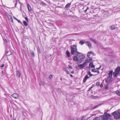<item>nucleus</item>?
Returning a JSON list of instances; mask_svg holds the SVG:
<instances>
[{
	"label": "nucleus",
	"mask_w": 120,
	"mask_h": 120,
	"mask_svg": "<svg viewBox=\"0 0 120 120\" xmlns=\"http://www.w3.org/2000/svg\"><path fill=\"white\" fill-rule=\"evenodd\" d=\"M92 59L91 58L89 57L86 59L84 62L86 65L88 63L92 61Z\"/></svg>",
	"instance_id": "obj_5"
},
{
	"label": "nucleus",
	"mask_w": 120,
	"mask_h": 120,
	"mask_svg": "<svg viewBox=\"0 0 120 120\" xmlns=\"http://www.w3.org/2000/svg\"><path fill=\"white\" fill-rule=\"evenodd\" d=\"M41 4L43 6H45L46 5V4L43 2H41L40 4Z\"/></svg>",
	"instance_id": "obj_25"
},
{
	"label": "nucleus",
	"mask_w": 120,
	"mask_h": 120,
	"mask_svg": "<svg viewBox=\"0 0 120 120\" xmlns=\"http://www.w3.org/2000/svg\"><path fill=\"white\" fill-rule=\"evenodd\" d=\"M25 19L26 21H28V18L27 17H25Z\"/></svg>",
	"instance_id": "obj_41"
},
{
	"label": "nucleus",
	"mask_w": 120,
	"mask_h": 120,
	"mask_svg": "<svg viewBox=\"0 0 120 120\" xmlns=\"http://www.w3.org/2000/svg\"><path fill=\"white\" fill-rule=\"evenodd\" d=\"M73 60L75 61H77L78 60V58L76 56H74L73 59Z\"/></svg>",
	"instance_id": "obj_18"
},
{
	"label": "nucleus",
	"mask_w": 120,
	"mask_h": 120,
	"mask_svg": "<svg viewBox=\"0 0 120 120\" xmlns=\"http://www.w3.org/2000/svg\"><path fill=\"white\" fill-rule=\"evenodd\" d=\"M90 54L89 53V52H88L87 54V56H88L89 57L90 56Z\"/></svg>",
	"instance_id": "obj_38"
},
{
	"label": "nucleus",
	"mask_w": 120,
	"mask_h": 120,
	"mask_svg": "<svg viewBox=\"0 0 120 120\" xmlns=\"http://www.w3.org/2000/svg\"><path fill=\"white\" fill-rule=\"evenodd\" d=\"M92 71L94 72H98V73H99V72L98 71L96 70L95 69H93L92 70Z\"/></svg>",
	"instance_id": "obj_17"
},
{
	"label": "nucleus",
	"mask_w": 120,
	"mask_h": 120,
	"mask_svg": "<svg viewBox=\"0 0 120 120\" xmlns=\"http://www.w3.org/2000/svg\"><path fill=\"white\" fill-rule=\"evenodd\" d=\"M3 71H2V73H3Z\"/></svg>",
	"instance_id": "obj_57"
},
{
	"label": "nucleus",
	"mask_w": 120,
	"mask_h": 120,
	"mask_svg": "<svg viewBox=\"0 0 120 120\" xmlns=\"http://www.w3.org/2000/svg\"><path fill=\"white\" fill-rule=\"evenodd\" d=\"M27 8L29 11H31V7L30 5L29 4H28L27 5Z\"/></svg>",
	"instance_id": "obj_19"
},
{
	"label": "nucleus",
	"mask_w": 120,
	"mask_h": 120,
	"mask_svg": "<svg viewBox=\"0 0 120 120\" xmlns=\"http://www.w3.org/2000/svg\"><path fill=\"white\" fill-rule=\"evenodd\" d=\"M45 83L44 81L41 82L40 83V86L42 85L43 86H44L45 85Z\"/></svg>",
	"instance_id": "obj_15"
},
{
	"label": "nucleus",
	"mask_w": 120,
	"mask_h": 120,
	"mask_svg": "<svg viewBox=\"0 0 120 120\" xmlns=\"http://www.w3.org/2000/svg\"><path fill=\"white\" fill-rule=\"evenodd\" d=\"M87 11V10L86 9L84 11L86 13V12Z\"/></svg>",
	"instance_id": "obj_52"
},
{
	"label": "nucleus",
	"mask_w": 120,
	"mask_h": 120,
	"mask_svg": "<svg viewBox=\"0 0 120 120\" xmlns=\"http://www.w3.org/2000/svg\"><path fill=\"white\" fill-rule=\"evenodd\" d=\"M89 66L92 68H94L95 67V66L93 65V62H91Z\"/></svg>",
	"instance_id": "obj_14"
},
{
	"label": "nucleus",
	"mask_w": 120,
	"mask_h": 120,
	"mask_svg": "<svg viewBox=\"0 0 120 120\" xmlns=\"http://www.w3.org/2000/svg\"><path fill=\"white\" fill-rule=\"evenodd\" d=\"M77 120H82V119L78 118L77 119Z\"/></svg>",
	"instance_id": "obj_48"
},
{
	"label": "nucleus",
	"mask_w": 120,
	"mask_h": 120,
	"mask_svg": "<svg viewBox=\"0 0 120 120\" xmlns=\"http://www.w3.org/2000/svg\"><path fill=\"white\" fill-rule=\"evenodd\" d=\"M85 43L89 47V48H90L91 47V43L90 42L88 41H86V42Z\"/></svg>",
	"instance_id": "obj_11"
},
{
	"label": "nucleus",
	"mask_w": 120,
	"mask_h": 120,
	"mask_svg": "<svg viewBox=\"0 0 120 120\" xmlns=\"http://www.w3.org/2000/svg\"><path fill=\"white\" fill-rule=\"evenodd\" d=\"M85 42L84 41H80L79 43L81 45H82Z\"/></svg>",
	"instance_id": "obj_24"
},
{
	"label": "nucleus",
	"mask_w": 120,
	"mask_h": 120,
	"mask_svg": "<svg viewBox=\"0 0 120 120\" xmlns=\"http://www.w3.org/2000/svg\"><path fill=\"white\" fill-rule=\"evenodd\" d=\"M15 120H16V119H15Z\"/></svg>",
	"instance_id": "obj_58"
},
{
	"label": "nucleus",
	"mask_w": 120,
	"mask_h": 120,
	"mask_svg": "<svg viewBox=\"0 0 120 120\" xmlns=\"http://www.w3.org/2000/svg\"><path fill=\"white\" fill-rule=\"evenodd\" d=\"M101 66H100V67L99 68H96V69H97L98 70L99 69L101 68Z\"/></svg>",
	"instance_id": "obj_43"
},
{
	"label": "nucleus",
	"mask_w": 120,
	"mask_h": 120,
	"mask_svg": "<svg viewBox=\"0 0 120 120\" xmlns=\"http://www.w3.org/2000/svg\"><path fill=\"white\" fill-rule=\"evenodd\" d=\"M88 75H89L90 77H91L93 76V75L92 74L90 71H89L88 72Z\"/></svg>",
	"instance_id": "obj_29"
},
{
	"label": "nucleus",
	"mask_w": 120,
	"mask_h": 120,
	"mask_svg": "<svg viewBox=\"0 0 120 120\" xmlns=\"http://www.w3.org/2000/svg\"><path fill=\"white\" fill-rule=\"evenodd\" d=\"M31 53L32 56L34 57L35 56V55L34 52H32Z\"/></svg>",
	"instance_id": "obj_26"
},
{
	"label": "nucleus",
	"mask_w": 120,
	"mask_h": 120,
	"mask_svg": "<svg viewBox=\"0 0 120 120\" xmlns=\"http://www.w3.org/2000/svg\"><path fill=\"white\" fill-rule=\"evenodd\" d=\"M98 106H99L98 105H97L95 106L94 107V108H97Z\"/></svg>",
	"instance_id": "obj_45"
},
{
	"label": "nucleus",
	"mask_w": 120,
	"mask_h": 120,
	"mask_svg": "<svg viewBox=\"0 0 120 120\" xmlns=\"http://www.w3.org/2000/svg\"><path fill=\"white\" fill-rule=\"evenodd\" d=\"M120 71V67H117V68L115 70V71L113 73V75L114 77L117 76V75L119 73Z\"/></svg>",
	"instance_id": "obj_2"
},
{
	"label": "nucleus",
	"mask_w": 120,
	"mask_h": 120,
	"mask_svg": "<svg viewBox=\"0 0 120 120\" xmlns=\"http://www.w3.org/2000/svg\"><path fill=\"white\" fill-rule=\"evenodd\" d=\"M89 77L88 76V75H86L85 77L84 78L83 80V82L84 83H85L86 81V80L87 79H89Z\"/></svg>",
	"instance_id": "obj_9"
},
{
	"label": "nucleus",
	"mask_w": 120,
	"mask_h": 120,
	"mask_svg": "<svg viewBox=\"0 0 120 120\" xmlns=\"http://www.w3.org/2000/svg\"><path fill=\"white\" fill-rule=\"evenodd\" d=\"M4 65L3 64L1 66V68H3V67H4Z\"/></svg>",
	"instance_id": "obj_49"
},
{
	"label": "nucleus",
	"mask_w": 120,
	"mask_h": 120,
	"mask_svg": "<svg viewBox=\"0 0 120 120\" xmlns=\"http://www.w3.org/2000/svg\"><path fill=\"white\" fill-rule=\"evenodd\" d=\"M16 20H17L18 22L19 23H21V24H22V22L19 20H18L17 19H16Z\"/></svg>",
	"instance_id": "obj_33"
},
{
	"label": "nucleus",
	"mask_w": 120,
	"mask_h": 120,
	"mask_svg": "<svg viewBox=\"0 0 120 120\" xmlns=\"http://www.w3.org/2000/svg\"><path fill=\"white\" fill-rule=\"evenodd\" d=\"M103 85L102 84H101L100 85V86L101 87H103Z\"/></svg>",
	"instance_id": "obj_47"
},
{
	"label": "nucleus",
	"mask_w": 120,
	"mask_h": 120,
	"mask_svg": "<svg viewBox=\"0 0 120 120\" xmlns=\"http://www.w3.org/2000/svg\"><path fill=\"white\" fill-rule=\"evenodd\" d=\"M89 52V53L90 54H93V52H92V51H90V52Z\"/></svg>",
	"instance_id": "obj_44"
},
{
	"label": "nucleus",
	"mask_w": 120,
	"mask_h": 120,
	"mask_svg": "<svg viewBox=\"0 0 120 120\" xmlns=\"http://www.w3.org/2000/svg\"><path fill=\"white\" fill-rule=\"evenodd\" d=\"M74 71H72L71 72V73L72 74H73L74 73Z\"/></svg>",
	"instance_id": "obj_50"
},
{
	"label": "nucleus",
	"mask_w": 120,
	"mask_h": 120,
	"mask_svg": "<svg viewBox=\"0 0 120 120\" xmlns=\"http://www.w3.org/2000/svg\"><path fill=\"white\" fill-rule=\"evenodd\" d=\"M116 93L119 96H120V91L119 90L117 91H116Z\"/></svg>",
	"instance_id": "obj_22"
},
{
	"label": "nucleus",
	"mask_w": 120,
	"mask_h": 120,
	"mask_svg": "<svg viewBox=\"0 0 120 120\" xmlns=\"http://www.w3.org/2000/svg\"><path fill=\"white\" fill-rule=\"evenodd\" d=\"M100 118L98 117H96L93 119V120H100Z\"/></svg>",
	"instance_id": "obj_27"
},
{
	"label": "nucleus",
	"mask_w": 120,
	"mask_h": 120,
	"mask_svg": "<svg viewBox=\"0 0 120 120\" xmlns=\"http://www.w3.org/2000/svg\"><path fill=\"white\" fill-rule=\"evenodd\" d=\"M37 50L38 53L40 54L41 53V52L39 48H38L37 49Z\"/></svg>",
	"instance_id": "obj_30"
},
{
	"label": "nucleus",
	"mask_w": 120,
	"mask_h": 120,
	"mask_svg": "<svg viewBox=\"0 0 120 120\" xmlns=\"http://www.w3.org/2000/svg\"><path fill=\"white\" fill-rule=\"evenodd\" d=\"M11 96L15 99H17L19 97L18 95L16 93L13 94Z\"/></svg>",
	"instance_id": "obj_7"
},
{
	"label": "nucleus",
	"mask_w": 120,
	"mask_h": 120,
	"mask_svg": "<svg viewBox=\"0 0 120 120\" xmlns=\"http://www.w3.org/2000/svg\"><path fill=\"white\" fill-rule=\"evenodd\" d=\"M117 112L120 114V109H118V110Z\"/></svg>",
	"instance_id": "obj_46"
},
{
	"label": "nucleus",
	"mask_w": 120,
	"mask_h": 120,
	"mask_svg": "<svg viewBox=\"0 0 120 120\" xmlns=\"http://www.w3.org/2000/svg\"><path fill=\"white\" fill-rule=\"evenodd\" d=\"M71 54H75V55L78 56V54H80L79 52H77V46L76 45L71 46Z\"/></svg>",
	"instance_id": "obj_1"
},
{
	"label": "nucleus",
	"mask_w": 120,
	"mask_h": 120,
	"mask_svg": "<svg viewBox=\"0 0 120 120\" xmlns=\"http://www.w3.org/2000/svg\"><path fill=\"white\" fill-rule=\"evenodd\" d=\"M14 18L16 20V19H17L15 17H14Z\"/></svg>",
	"instance_id": "obj_55"
},
{
	"label": "nucleus",
	"mask_w": 120,
	"mask_h": 120,
	"mask_svg": "<svg viewBox=\"0 0 120 120\" xmlns=\"http://www.w3.org/2000/svg\"><path fill=\"white\" fill-rule=\"evenodd\" d=\"M87 10L89 9V8L88 7L86 9Z\"/></svg>",
	"instance_id": "obj_53"
},
{
	"label": "nucleus",
	"mask_w": 120,
	"mask_h": 120,
	"mask_svg": "<svg viewBox=\"0 0 120 120\" xmlns=\"http://www.w3.org/2000/svg\"><path fill=\"white\" fill-rule=\"evenodd\" d=\"M60 80H62V79L61 78Z\"/></svg>",
	"instance_id": "obj_56"
},
{
	"label": "nucleus",
	"mask_w": 120,
	"mask_h": 120,
	"mask_svg": "<svg viewBox=\"0 0 120 120\" xmlns=\"http://www.w3.org/2000/svg\"><path fill=\"white\" fill-rule=\"evenodd\" d=\"M86 66L85 63L84 62L82 64L78 65V66L79 68L80 69H82V68H84L85 66Z\"/></svg>",
	"instance_id": "obj_6"
},
{
	"label": "nucleus",
	"mask_w": 120,
	"mask_h": 120,
	"mask_svg": "<svg viewBox=\"0 0 120 120\" xmlns=\"http://www.w3.org/2000/svg\"><path fill=\"white\" fill-rule=\"evenodd\" d=\"M64 70L66 71L67 72V73L68 74H69V72L68 71V70L66 68H64Z\"/></svg>",
	"instance_id": "obj_32"
},
{
	"label": "nucleus",
	"mask_w": 120,
	"mask_h": 120,
	"mask_svg": "<svg viewBox=\"0 0 120 120\" xmlns=\"http://www.w3.org/2000/svg\"><path fill=\"white\" fill-rule=\"evenodd\" d=\"M113 73V71L112 70H111L108 73L109 75L108 77L110 78H112V73Z\"/></svg>",
	"instance_id": "obj_8"
},
{
	"label": "nucleus",
	"mask_w": 120,
	"mask_h": 120,
	"mask_svg": "<svg viewBox=\"0 0 120 120\" xmlns=\"http://www.w3.org/2000/svg\"><path fill=\"white\" fill-rule=\"evenodd\" d=\"M109 88V87L108 86V85H106L105 86V89H108Z\"/></svg>",
	"instance_id": "obj_37"
},
{
	"label": "nucleus",
	"mask_w": 120,
	"mask_h": 120,
	"mask_svg": "<svg viewBox=\"0 0 120 120\" xmlns=\"http://www.w3.org/2000/svg\"><path fill=\"white\" fill-rule=\"evenodd\" d=\"M70 76L71 77H73V75H71V74H70Z\"/></svg>",
	"instance_id": "obj_51"
},
{
	"label": "nucleus",
	"mask_w": 120,
	"mask_h": 120,
	"mask_svg": "<svg viewBox=\"0 0 120 120\" xmlns=\"http://www.w3.org/2000/svg\"><path fill=\"white\" fill-rule=\"evenodd\" d=\"M94 43H96L97 42L96 40L95 39H93L92 38H91L90 39Z\"/></svg>",
	"instance_id": "obj_23"
},
{
	"label": "nucleus",
	"mask_w": 120,
	"mask_h": 120,
	"mask_svg": "<svg viewBox=\"0 0 120 120\" xmlns=\"http://www.w3.org/2000/svg\"><path fill=\"white\" fill-rule=\"evenodd\" d=\"M71 5V3L68 4L65 7V8L66 9V10H68L70 7Z\"/></svg>",
	"instance_id": "obj_10"
},
{
	"label": "nucleus",
	"mask_w": 120,
	"mask_h": 120,
	"mask_svg": "<svg viewBox=\"0 0 120 120\" xmlns=\"http://www.w3.org/2000/svg\"><path fill=\"white\" fill-rule=\"evenodd\" d=\"M23 23L24 25L26 26H27V23L25 21H23Z\"/></svg>",
	"instance_id": "obj_28"
},
{
	"label": "nucleus",
	"mask_w": 120,
	"mask_h": 120,
	"mask_svg": "<svg viewBox=\"0 0 120 120\" xmlns=\"http://www.w3.org/2000/svg\"><path fill=\"white\" fill-rule=\"evenodd\" d=\"M115 27L114 25H112L111 26V28L112 30H113L115 29Z\"/></svg>",
	"instance_id": "obj_21"
},
{
	"label": "nucleus",
	"mask_w": 120,
	"mask_h": 120,
	"mask_svg": "<svg viewBox=\"0 0 120 120\" xmlns=\"http://www.w3.org/2000/svg\"><path fill=\"white\" fill-rule=\"evenodd\" d=\"M93 86H91L90 87L88 90V91H89L91 90L92 88H93Z\"/></svg>",
	"instance_id": "obj_40"
},
{
	"label": "nucleus",
	"mask_w": 120,
	"mask_h": 120,
	"mask_svg": "<svg viewBox=\"0 0 120 120\" xmlns=\"http://www.w3.org/2000/svg\"><path fill=\"white\" fill-rule=\"evenodd\" d=\"M68 69H72V67L71 66L69 65L68 66Z\"/></svg>",
	"instance_id": "obj_36"
},
{
	"label": "nucleus",
	"mask_w": 120,
	"mask_h": 120,
	"mask_svg": "<svg viewBox=\"0 0 120 120\" xmlns=\"http://www.w3.org/2000/svg\"><path fill=\"white\" fill-rule=\"evenodd\" d=\"M48 56H49V57L50 56H51V55H48Z\"/></svg>",
	"instance_id": "obj_54"
},
{
	"label": "nucleus",
	"mask_w": 120,
	"mask_h": 120,
	"mask_svg": "<svg viewBox=\"0 0 120 120\" xmlns=\"http://www.w3.org/2000/svg\"><path fill=\"white\" fill-rule=\"evenodd\" d=\"M110 78L108 77L107 79L106 80V82H109L111 81V79Z\"/></svg>",
	"instance_id": "obj_13"
},
{
	"label": "nucleus",
	"mask_w": 120,
	"mask_h": 120,
	"mask_svg": "<svg viewBox=\"0 0 120 120\" xmlns=\"http://www.w3.org/2000/svg\"><path fill=\"white\" fill-rule=\"evenodd\" d=\"M112 115H113L114 118L116 119H119L120 117V114L117 112L115 111L112 113Z\"/></svg>",
	"instance_id": "obj_4"
},
{
	"label": "nucleus",
	"mask_w": 120,
	"mask_h": 120,
	"mask_svg": "<svg viewBox=\"0 0 120 120\" xmlns=\"http://www.w3.org/2000/svg\"><path fill=\"white\" fill-rule=\"evenodd\" d=\"M49 78L51 79H52V75H49Z\"/></svg>",
	"instance_id": "obj_34"
},
{
	"label": "nucleus",
	"mask_w": 120,
	"mask_h": 120,
	"mask_svg": "<svg viewBox=\"0 0 120 120\" xmlns=\"http://www.w3.org/2000/svg\"><path fill=\"white\" fill-rule=\"evenodd\" d=\"M96 85L98 86H99L100 85L99 83V82H97L96 83Z\"/></svg>",
	"instance_id": "obj_39"
},
{
	"label": "nucleus",
	"mask_w": 120,
	"mask_h": 120,
	"mask_svg": "<svg viewBox=\"0 0 120 120\" xmlns=\"http://www.w3.org/2000/svg\"><path fill=\"white\" fill-rule=\"evenodd\" d=\"M85 58V56L83 55L79 56V58L80 60H83Z\"/></svg>",
	"instance_id": "obj_12"
},
{
	"label": "nucleus",
	"mask_w": 120,
	"mask_h": 120,
	"mask_svg": "<svg viewBox=\"0 0 120 120\" xmlns=\"http://www.w3.org/2000/svg\"><path fill=\"white\" fill-rule=\"evenodd\" d=\"M104 114L105 115H103L101 116L103 119L104 120H108L111 116L110 115L106 112H105Z\"/></svg>",
	"instance_id": "obj_3"
},
{
	"label": "nucleus",
	"mask_w": 120,
	"mask_h": 120,
	"mask_svg": "<svg viewBox=\"0 0 120 120\" xmlns=\"http://www.w3.org/2000/svg\"><path fill=\"white\" fill-rule=\"evenodd\" d=\"M66 54L68 57H69L70 56V52L68 50H67L66 52Z\"/></svg>",
	"instance_id": "obj_16"
},
{
	"label": "nucleus",
	"mask_w": 120,
	"mask_h": 120,
	"mask_svg": "<svg viewBox=\"0 0 120 120\" xmlns=\"http://www.w3.org/2000/svg\"><path fill=\"white\" fill-rule=\"evenodd\" d=\"M15 0V7H16V6L17 4V1L16 0Z\"/></svg>",
	"instance_id": "obj_35"
},
{
	"label": "nucleus",
	"mask_w": 120,
	"mask_h": 120,
	"mask_svg": "<svg viewBox=\"0 0 120 120\" xmlns=\"http://www.w3.org/2000/svg\"><path fill=\"white\" fill-rule=\"evenodd\" d=\"M4 42L6 44H7L8 43L7 40L6 39H4Z\"/></svg>",
	"instance_id": "obj_31"
},
{
	"label": "nucleus",
	"mask_w": 120,
	"mask_h": 120,
	"mask_svg": "<svg viewBox=\"0 0 120 120\" xmlns=\"http://www.w3.org/2000/svg\"><path fill=\"white\" fill-rule=\"evenodd\" d=\"M9 17H10V20L11 21H12V19L11 17V16H9Z\"/></svg>",
	"instance_id": "obj_42"
},
{
	"label": "nucleus",
	"mask_w": 120,
	"mask_h": 120,
	"mask_svg": "<svg viewBox=\"0 0 120 120\" xmlns=\"http://www.w3.org/2000/svg\"><path fill=\"white\" fill-rule=\"evenodd\" d=\"M17 73L18 76L19 78L20 76V72L19 70H18L17 71Z\"/></svg>",
	"instance_id": "obj_20"
}]
</instances>
